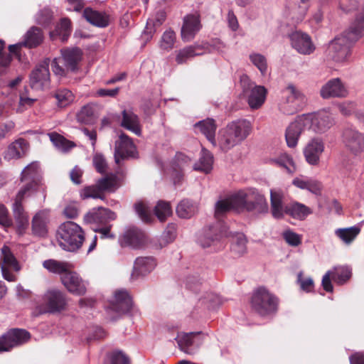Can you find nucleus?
Here are the masks:
<instances>
[{
    "label": "nucleus",
    "mask_w": 364,
    "mask_h": 364,
    "mask_svg": "<svg viewBox=\"0 0 364 364\" xmlns=\"http://www.w3.org/2000/svg\"><path fill=\"white\" fill-rule=\"evenodd\" d=\"M363 30L364 13H360L348 29L331 42L328 49L334 61L343 63L348 60L352 44L363 36Z\"/></svg>",
    "instance_id": "1"
},
{
    "label": "nucleus",
    "mask_w": 364,
    "mask_h": 364,
    "mask_svg": "<svg viewBox=\"0 0 364 364\" xmlns=\"http://www.w3.org/2000/svg\"><path fill=\"white\" fill-rule=\"evenodd\" d=\"M252 129V124L247 119L232 121L218 131L217 146L226 152L245 141Z\"/></svg>",
    "instance_id": "2"
},
{
    "label": "nucleus",
    "mask_w": 364,
    "mask_h": 364,
    "mask_svg": "<svg viewBox=\"0 0 364 364\" xmlns=\"http://www.w3.org/2000/svg\"><path fill=\"white\" fill-rule=\"evenodd\" d=\"M228 198L234 210L266 213L269 210L264 196L255 188L240 190Z\"/></svg>",
    "instance_id": "3"
},
{
    "label": "nucleus",
    "mask_w": 364,
    "mask_h": 364,
    "mask_svg": "<svg viewBox=\"0 0 364 364\" xmlns=\"http://www.w3.org/2000/svg\"><path fill=\"white\" fill-rule=\"evenodd\" d=\"M56 237L59 246L69 252L78 250L85 240L81 227L72 221L61 224L58 229Z\"/></svg>",
    "instance_id": "4"
},
{
    "label": "nucleus",
    "mask_w": 364,
    "mask_h": 364,
    "mask_svg": "<svg viewBox=\"0 0 364 364\" xmlns=\"http://www.w3.org/2000/svg\"><path fill=\"white\" fill-rule=\"evenodd\" d=\"M279 110L284 114L291 115L300 111L306 103V97L293 83H288L281 91Z\"/></svg>",
    "instance_id": "5"
},
{
    "label": "nucleus",
    "mask_w": 364,
    "mask_h": 364,
    "mask_svg": "<svg viewBox=\"0 0 364 364\" xmlns=\"http://www.w3.org/2000/svg\"><path fill=\"white\" fill-rule=\"evenodd\" d=\"M63 65H60V59L55 58L51 63L53 72L59 76H64L67 71L75 72L78 69V63L81 61L82 51L79 48H66L60 50Z\"/></svg>",
    "instance_id": "6"
},
{
    "label": "nucleus",
    "mask_w": 364,
    "mask_h": 364,
    "mask_svg": "<svg viewBox=\"0 0 364 364\" xmlns=\"http://www.w3.org/2000/svg\"><path fill=\"white\" fill-rule=\"evenodd\" d=\"M21 180L26 182L23 186H29V194L32 191L40 190L43 193V198L45 200L46 197V186L43 182L42 172L40 164L37 161L31 162L21 172Z\"/></svg>",
    "instance_id": "7"
},
{
    "label": "nucleus",
    "mask_w": 364,
    "mask_h": 364,
    "mask_svg": "<svg viewBox=\"0 0 364 364\" xmlns=\"http://www.w3.org/2000/svg\"><path fill=\"white\" fill-rule=\"evenodd\" d=\"M252 306L262 316L274 313L277 309V299L264 288L257 289L252 297Z\"/></svg>",
    "instance_id": "8"
},
{
    "label": "nucleus",
    "mask_w": 364,
    "mask_h": 364,
    "mask_svg": "<svg viewBox=\"0 0 364 364\" xmlns=\"http://www.w3.org/2000/svg\"><path fill=\"white\" fill-rule=\"evenodd\" d=\"M240 84L243 92L247 93V102L252 109H258L264 102L267 95V90L264 86L256 85L247 75H242L240 77Z\"/></svg>",
    "instance_id": "9"
},
{
    "label": "nucleus",
    "mask_w": 364,
    "mask_h": 364,
    "mask_svg": "<svg viewBox=\"0 0 364 364\" xmlns=\"http://www.w3.org/2000/svg\"><path fill=\"white\" fill-rule=\"evenodd\" d=\"M230 235L226 225L218 223L205 227L199 231L197 235V242L202 247L206 248L215 245L222 237Z\"/></svg>",
    "instance_id": "10"
},
{
    "label": "nucleus",
    "mask_w": 364,
    "mask_h": 364,
    "mask_svg": "<svg viewBox=\"0 0 364 364\" xmlns=\"http://www.w3.org/2000/svg\"><path fill=\"white\" fill-rule=\"evenodd\" d=\"M307 128L316 134H323L334 124L332 114L326 110L304 114Z\"/></svg>",
    "instance_id": "11"
},
{
    "label": "nucleus",
    "mask_w": 364,
    "mask_h": 364,
    "mask_svg": "<svg viewBox=\"0 0 364 364\" xmlns=\"http://www.w3.org/2000/svg\"><path fill=\"white\" fill-rule=\"evenodd\" d=\"M30 185L23 186L17 193L12 205V213L20 232L25 230L28 225V215L23 206V201L26 197L30 196Z\"/></svg>",
    "instance_id": "12"
},
{
    "label": "nucleus",
    "mask_w": 364,
    "mask_h": 364,
    "mask_svg": "<svg viewBox=\"0 0 364 364\" xmlns=\"http://www.w3.org/2000/svg\"><path fill=\"white\" fill-rule=\"evenodd\" d=\"M49 59L36 65L30 75V85L36 90H43L50 87Z\"/></svg>",
    "instance_id": "13"
},
{
    "label": "nucleus",
    "mask_w": 364,
    "mask_h": 364,
    "mask_svg": "<svg viewBox=\"0 0 364 364\" xmlns=\"http://www.w3.org/2000/svg\"><path fill=\"white\" fill-rule=\"evenodd\" d=\"M30 338L28 331L23 329H13L0 337V352L9 351L14 347L20 346Z\"/></svg>",
    "instance_id": "14"
},
{
    "label": "nucleus",
    "mask_w": 364,
    "mask_h": 364,
    "mask_svg": "<svg viewBox=\"0 0 364 364\" xmlns=\"http://www.w3.org/2000/svg\"><path fill=\"white\" fill-rule=\"evenodd\" d=\"M343 143L348 151L359 155L364 151V135L352 128L346 129L343 132Z\"/></svg>",
    "instance_id": "15"
},
{
    "label": "nucleus",
    "mask_w": 364,
    "mask_h": 364,
    "mask_svg": "<svg viewBox=\"0 0 364 364\" xmlns=\"http://www.w3.org/2000/svg\"><path fill=\"white\" fill-rule=\"evenodd\" d=\"M136 147L132 140L126 134L121 133L119 139L115 141L114 161L119 164L121 160L134 157Z\"/></svg>",
    "instance_id": "16"
},
{
    "label": "nucleus",
    "mask_w": 364,
    "mask_h": 364,
    "mask_svg": "<svg viewBox=\"0 0 364 364\" xmlns=\"http://www.w3.org/2000/svg\"><path fill=\"white\" fill-rule=\"evenodd\" d=\"M61 282L68 291L73 294L82 296L87 291V282L70 269L61 276Z\"/></svg>",
    "instance_id": "17"
},
{
    "label": "nucleus",
    "mask_w": 364,
    "mask_h": 364,
    "mask_svg": "<svg viewBox=\"0 0 364 364\" xmlns=\"http://www.w3.org/2000/svg\"><path fill=\"white\" fill-rule=\"evenodd\" d=\"M348 94L346 85L338 77L329 80L320 89V95L323 99L343 98Z\"/></svg>",
    "instance_id": "18"
},
{
    "label": "nucleus",
    "mask_w": 364,
    "mask_h": 364,
    "mask_svg": "<svg viewBox=\"0 0 364 364\" xmlns=\"http://www.w3.org/2000/svg\"><path fill=\"white\" fill-rule=\"evenodd\" d=\"M122 247L132 249L141 248L146 242L145 234L139 229L132 227L125 230L119 239Z\"/></svg>",
    "instance_id": "19"
},
{
    "label": "nucleus",
    "mask_w": 364,
    "mask_h": 364,
    "mask_svg": "<svg viewBox=\"0 0 364 364\" xmlns=\"http://www.w3.org/2000/svg\"><path fill=\"white\" fill-rule=\"evenodd\" d=\"M289 204L284 202V193L278 188L270 190V211L274 219L281 220L288 212Z\"/></svg>",
    "instance_id": "20"
},
{
    "label": "nucleus",
    "mask_w": 364,
    "mask_h": 364,
    "mask_svg": "<svg viewBox=\"0 0 364 364\" xmlns=\"http://www.w3.org/2000/svg\"><path fill=\"white\" fill-rule=\"evenodd\" d=\"M46 309H41L39 314L55 313L63 310L66 306L65 295L58 290L48 291L44 295Z\"/></svg>",
    "instance_id": "21"
},
{
    "label": "nucleus",
    "mask_w": 364,
    "mask_h": 364,
    "mask_svg": "<svg viewBox=\"0 0 364 364\" xmlns=\"http://www.w3.org/2000/svg\"><path fill=\"white\" fill-rule=\"evenodd\" d=\"M0 259L2 261L1 268L3 277L9 282L14 281L16 279V277L13 274L10 273L9 269H13L17 272L19 271L21 268L18 262L8 247L4 246L2 247Z\"/></svg>",
    "instance_id": "22"
},
{
    "label": "nucleus",
    "mask_w": 364,
    "mask_h": 364,
    "mask_svg": "<svg viewBox=\"0 0 364 364\" xmlns=\"http://www.w3.org/2000/svg\"><path fill=\"white\" fill-rule=\"evenodd\" d=\"M304 118V114L297 117L296 119L287 127L285 138L289 147H295L297 145L299 138L302 132L306 129H308Z\"/></svg>",
    "instance_id": "23"
},
{
    "label": "nucleus",
    "mask_w": 364,
    "mask_h": 364,
    "mask_svg": "<svg viewBox=\"0 0 364 364\" xmlns=\"http://www.w3.org/2000/svg\"><path fill=\"white\" fill-rule=\"evenodd\" d=\"M289 38L292 47L301 54L309 55L315 50L310 36L305 33L296 31L290 34Z\"/></svg>",
    "instance_id": "24"
},
{
    "label": "nucleus",
    "mask_w": 364,
    "mask_h": 364,
    "mask_svg": "<svg viewBox=\"0 0 364 364\" xmlns=\"http://www.w3.org/2000/svg\"><path fill=\"white\" fill-rule=\"evenodd\" d=\"M156 265V260L154 257H138L134 262L131 277L132 279L146 277L154 270Z\"/></svg>",
    "instance_id": "25"
},
{
    "label": "nucleus",
    "mask_w": 364,
    "mask_h": 364,
    "mask_svg": "<svg viewBox=\"0 0 364 364\" xmlns=\"http://www.w3.org/2000/svg\"><path fill=\"white\" fill-rule=\"evenodd\" d=\"M201 28L199 16L189 14L184 17L181 28V38L184 42L191 41Z\"/></svg>",
    "instance_id": "26"
},
{
    "label": "nucleus",
    "mask_w": 364,
    "mask_h": 364,
    "mask_svg": "<svg viewBox=\"0 0 364 364\" xmlns=\"http://www.w3.org/2000/svg\"><path fill=\"white\" fill-rule=\"evenodd\" d=\"M117 215L114 212L105 208H93L84 216L86 223H100L106 225L108 222L114 220Z\"/></svg>",
    "instance_id": "27"
},
{
    "label": "nucleus",
    "mask_w": 364,
    "mask_h": 364,
    "mask_svg": "<svg viewBox=\"0 0 364 364\" xmlns=\"http://www.w3.org/2000/svg\"><path fill=\"white\" fill-rule=\"evenodd\" d=\"M323 150L324 144L321 139L317 137L311 139L304 149L306 161L311 165H316Z\"/></svg>",
    "instance_id": "28"
},
{
    "label": "nucleus",
    "mask_w": 364,
    "mask_h": 364,
    "mask_svg": "<svg viewBox=\"0 0 364 364\" xmlns=\"http://www.w3.org/2000/svg\"><path fill=\"white\" fill-rule=\"evenodd\" d=\"M111 306L116 312L124 314L131 309L132 299L127 290H117L114 292Z\"/></svg>",
    "instance_id": "29"
},
{
    "label": "nucleus",
    "mask_w": 364,
    "mask_h": 364,
    "mask_svg": "<svg viewBox=\"0 0 364 364\" xmlns=\"http://www.w3.org/2000/svg\"><path fill=\"white\" fill-rule=\"evenodd\" d=\"M194 128L196 132H199L203 134L213 146H217L215 139L217 125L213 119L207 118L200 120L194 124Z\"/></svg>",
    "instance_id": "30"
},
{
    "label": "nucleus",
    "mask_w": 364,
    "mask_h": 364,
    "mask_svg": "<svg viewBox=\"0 0 364 364\" xmlns=\"http://www.w3.org/2000/svg\"><path fill=\"white\" fill-rule=\"evenodd\" d=\"M292 184L301 190H306L310 193L319 196L321 193L322 185L318 181L303 175L294 178Z\"/></svg>",
    "instance_id": "31"
},
{
    "label": "nucleus",
    "mask_w": 364,
    "mask_h": 364,
    "mask_svg": "<svg viewBox=\"0 0 364 364\" xmlns=\"http://www.w3.org/2000/svg\"><path fill=\"white\" fill-rule=\"evenodd\" d=\"M28 150V142L23 139H18L9 145L4 157L7 161L18 159L24 156Z\"/></svg>",
    "instance_id": "32"
},
{
    "label": "nucleus",
    "mask_w": 364,
    "mask_h": 364,
    "mask_svg": "<svg viewBox=\"0 0 364 364\" xmlns=\"http://www.w3.org/2000/svg\"><path fill=\"white\" fill-rule=\"evenodd\" d=\"M122 114L121 126L136 135L140 136L141 129L139 117L130 109H124Z\"/></svg>",
    "instance_id": "33"
},
{
    "label": "nucleus",
    "mask_w": 364,
    "mask_h": 364,
    "mask_svg": "<svg viewBox=\"0 0 364 364\" xmlns=\"http://www.w3.org/2000/svg\"><path fill=\"white\" fill-rule=\"evenodd\" d=\"M200 332L179 333L175 338L179 348L187 354H193L194 350L191 348L196 344V339Z\"/></svg>",
    "instance_id": "34"
},
{
    "label": "nucleus",
    "mask_w": 364,
    "mask_h": 364,
    "mask_svg": "<svg viewBox=\"0 0 364 364\" xmlns=\"http://www.w3.org/2000/svg\"><path fill=\"white\" fill-rule=\"evenodd\" d=\"M165 19L166 13L161 10L157 11L154 17L149 18L142 33L143 38L147 41L150 40L156 32V28L160 26Z\"/></svg>",
    "instance_id": "35"
},
{
    "label": "nucleus",
    "mask_w": 364,
    "mask_h": 364,
    "mask_svg": "<svg viewBox=\"0 0 364 364\" xmlns=\"http://www.w3.org/2000/svg\"><path fill=\"white\" fill-rule=\"evenodd\" d=\"M191 158L182 153L176 154L174 163L171 168L172 176L173 177L174 183L180 181L183 177V172L185 168L191 164Z\"/></svg>",
    "instance_id": "36"
},
{
    "label": "nucleus",
    "mask_w": 364,
    "mask_h": 364,
    "mask_svg": "<svg viewBox=\"0 0 364 364\" xmlns=\"http://www.w3.org/2000/svg\"><path fill=\"white\" fill-rule=\"evenodd\" d=\"M83 17L92 25L100 28H105L109 25V18L105 14L91 8H86L84 10Z\"/></svg>",
    "instance_id": "37"
},
{
    "label": "nucleus",
    "mask_w": 364,
    "mask_h": 364,
    "mask_svg": "<svg viewBox=\"0 0 364 364\" xmlns=\"http://www.w3.org/2000/svg\"><path fill=\"white\" fill-rule=\"evenodd\" d=\"M97 117V107L91 104H87L83 106L76 114L77 122L86 124H92L95 123Z\"/></svg>",
    "instance_id": "38"
},
{
    "label": "nucleus",
    "mask_w": 364,
    "mask_h": 364,
    "mask_svg": "<svg viewBox=\"0 0 364 364\" xmlns=\"http://www.w3.org/2000/svg\"><path fill=\"white\" fill-rule=\"evenodd\" d=\"M213 155L210 151L205 148H202L199 159L193 165L195 171H199L205 173H208L213 168Z\"/></svg>",
    "instance_id": "39"
},
{
    "label": "nucleus",
    "mask_w": 364,
    "mask_h": 364,
    "mask_svg": "<svg viewBox=\"0 0 364 364\" xmlns=\"http://www.w3.org/2000/svg\"><path fill=\"white\" fill-rule=\"evenodd\" d=\"M48 215L46 211L38 212L32 220V230L35 235L43 237L47 233Z\"/></svg>",
    "instance_id": "40"
},
{
    "label": "nucleus",
    "mask_w": 364,
    "mask_h": 364,
    "mask_svg": "<svg viewBox=\"0 0 364 364\" xmlns=\"http://www.w3.org/2000/svg\"><path fill=\"white\" fill-rule=\"evenodd\" d=\"M312 213L310 208L299 202H292L289 204L287 214L294 219L304 220Z\"/></svg>",
    "instance_id": "41"
},
{
    "label": "nucleus",
    "mask_w": 364,
    "mask_h": 364,
    "mask_svg": "<svg viewBox=\"0 0 364 364\" xmlns=\"http://www.w3.org/2000/svg\"><path fill=\"white\" fill-rule=\"evenodd\" d=\"M71 33L70 21L67 18H63L57 24L54 31L50 32V37L54 40L58 36L62 41H65Z\"/></svg>",
    "instance_id": "42"
},
{
    "label": "nucleus",
    "mask_w": 364,
    "mask_h": 364,
    "mask_svg": "<svg viewBox=\"0 0 364 364\" xmlns=\"http://www.w3.org/2000/svg\"><path fill=\"white\" fill-rule=\"evenodd\" d=\"M43 39L42 30L36 26H32L24 36L23 46L35 48L42 43Z\"/></svg>",
    "instance_id": "43"
},
{
    "label": "nucleus",
    "mask_w": 364,
    "mask_h": 364,
    "mask_svg": "<svg viewBox=\"0 0 364 364\" xmlns=\"http://www.w3.org/2000/svg\"><path fill=\"white\" fill-rule=\"evenodd\" d=\"M198 205L189 200H181L176 207V213L181 218H190L198 211Z\"/></svg>",
    "instance_id": "44"
},
{
    "label": "nucleus",
    "mask_w": 364,
    "mask_h": 364,
    "mask_svg": "<svg viewBox=\"0 0 364 364\" xmlns=\"http://www.w3.org/2000/svg\"><path fill=\"white\" fill-rule=\"evenodd\" d=\"M43 266L48 272L54 274H64L71 269L72 265L68 262L57 261L55 259H47L43 263Z\"/></svg>",
    "instance_id": "45"
},
{
    "label": "nucleus",
    "mask_w": 364,
    "mask_h": 364,
    "mask_svg": "<svg viewBox=\"0 0 364 364\" xmlns=\"http://www.w3.org/2000/svg\"><path fill=\"white\" fill-rule=\"evenodd\" d=\"M48 136L54 146L62 152H67L75 146L74 142L55 132L50 133Z\"/></svg>",
    "instance_id": "46"
},
{
    "label": "nucleus",
    "mask_w": 364,
    "mask_h": 364,
    "mask_svg": "<svg viewBox=\"0 0 364 364\" xmlns=\"http://www.w3.org/2000/svg\"><path fill=\"white\" fill-rule=\"evenodd\" d=\"M247 240L245 236L242 233H236L233 235V240L231 245V251L236 256L240 257L243 255L247 250Z\"/></svg>",
    "instance_id": "47"
},
{
    "label": "nucleus",
    "mask_w": 364,
    "mask_h": 364,
    "mask_svg": "<svg viewBox=\"0 0 364 364\" xmlns=\"http://www.w3.org/2000/svg\"><path fill=\"white\" fill-rule=\"evenodd\" d=\"M34 18L37 24L48 27L53 22V12L50 8L45 7L39 10Z\"/></svg>",
    "instance_id": "48"
},
{
    "label": "nucleus",
    "mask_w": 364,
    "mask_h": 364,
    "mask_svg": "<svg viewBox=\"0 0 364 364\" xmlns=\"http://www.w3.org/2000/svg\"><path fill=\"white\" fill-rule=\"evenodd\" d=\"M360 230L357 226H353L348 228L338 229L336 230V235L345 243H350L359 234Z\"/></svg>",
    "instance_id": "49"
},
{
    "label": "nucleus",
    "mask_w": 364,
    "mask_h": 364,
    "mask_svg": "<svg viewBox=\"0 0 364 364\" xmlns=\"http://www.w3.org/2000/svg\"><path fill=\"white\" fill-rule=\"evenodd\" d=\"M273 162L285 168L287 172L290 174H293L296 171V166L292 157L286 153L281 154L278 158L274 159Z\"/></svg>",
    "instance_id": "50"
},
{
    "label": "nucleus",
    "mask_w": 364,
    "mask_h": 364,
    "mask_svg": "<svg viewBox=\"0 0 364 364\" xmlns=\"http://www.w3.org/2000/svg\"><path fill=\"white\" fill-rule=\"evenodd\" d=\"M176 237V225L173 223L168 224L163 232L159 240L160 248L172 242Z\"/></svg>",
    "instance_id": "51"
},
{
    "label": "nucleus",
    "mask_w": 364,
    "mask_h": 364,
    "mask_svg": "<svg viewBox=\"0 0 364 364\" xmlns=\"http://www.w3.org/2000/svg\"><path fill=\"white\" fill-rule=\"evenodd\" d=\"M196 46H189L176 51V61L178 64L185 63L189 59L199 55L196 52Z\"/></svg>",
    "instance_id": "52"
},
{
    "label": "nucleus",
    "mask_w": 364,
    "mask_h": 364,
    "mask_svg": "<svg viewBox=\"0 0 364 364\" xmlns=\"http://www.w3.org/2000/svg\"><path fill=\"white\" fill-rule=\"evenodd\" d=\"M176 40L175 32L171 29H168L163 33L159 46L162 50H171L174 47V43Z\"/></svg>",
    "instance_id": "53"
},
{
    "label": "nucleus",
    "mask_w": 364,
    "mask_h": 364,
    "mask_svg": "<svg viewBox=\"0 0 364 364\" xmlns=\"http://www.w3.org/2000/svg\"><path fill=\"white\" fill-rule=\"evenodd\" d=\"M58 106L65 107L74 100V96L71 91L67 89L58 90L55 93Z\"/></svg>",
    "instance_id": "54"
},
{
    "label": "nucleus",
    "mask_w": 364,
    "mask_h": 364,
    "mask_svg": "<svg viewBox=\"0 0 364 364\" xmlns=\"http://www.w3.org/2000/svg\"><path fill=\"white\" fill-rule=\"evenodd\" d=\"M251 63L259 70L262 75H266L267 72V62L264 55L252 53L249 56Z\"/></svg>",
    "instance_id": "55"
},
{
    "label": "nucleus",
    "mask_w": 364,
    "mask_h": 364,
    "mask_svg": "<svg viewBox=\"0 0 364 364\" xmlns=\"http://www.w3.org/2000/svg\"><path fill=\"white\" fill-rule=\"evenodd\" d=\"M80 197L82 199L100 198L104 200L105 198L104 194L97 183L95 186H90L83 188L80 192Z\"/></svg>",
    "instance_id": "56"
},
{
    "label": "nucleus",
    "mask_w": 364,
    "mask_h": 364,
    "mask_svg": "<svg viewBox=\"0 0 364 364\" xmlns=\"http://www.w3.org/2000/svg\"><path fill=\"white\" fill-rule=\"evenodd\" d=\"M155 215L158 219L163 222L172 214V210L168 202L159 201L155 206Z\"/></svg>",
    "instance_id": "57"
},
{
    "label": "nucleus",
    "mask_w": 364,
    "mask_h": 364,
    "mask_svg": "<svg viewBox=\"0 0 364 364\" xmlns=\"http://www.w3.org/2000/svg\"><path fill=\"white\" fill-rule=\"evenodd\" d=\"M97 184L102 192H114L118 188L117 181L114 177H103L97 181Z\"/></svg>",
    "instance_id": "58"
},
{
    "label": "nucleus",
    "mask_w": 364,
    "mask_h": 364,
    "mask_svg": "<svg viewBox=\"0 0 364 364\" xmlns=\"http://www.w3.org/2000/svg\"><path fill=\"white\" fill-rule=\"evenodd\" d=\"M231 210H233V208L228 197L218 200L215 205V215L217 218L222 216Z\"/></svg>",
    "instance_id": "59"
},
{
    "label": "nucleus",
    "mask_w": 364,
    "mask_h": 364,
    "mask_svg": "<svg viewBox=\"0 0 364 364\" xmlns=\"http://www.w3.org/2000/svg\"><path fill=\"white\" fill-rule=\"evenodd\" d=\"M282 236L285 242L290 246L297 247L301 243V235L291 230L284 231Z\"/></svg>",
    "instance_id": "60"
},
{
    "label": "nucleus",
    "mask_w": 364,
    "mask_h": 364,
    "mask_svg": "<svg viewBox=\"0 0 364 364\" xmlns=\"http://www.w3.org/2000/svg\"><path fill=\"white\" fill-rule=\"evenodd\" d=\"M134 209L138 215L144 222L149 223L151 220L152 215L151 210L148 207L143 203L139 202L134 205Z\"/></svg>",
    "instance_id": "61"
},
{
    "label": "nucleus",
    "mask_w": 364,
    "mask_h": 364,
    "mask_svg": "<svg viewBox=\"0 0 364 364\" xmlns=\"http://www.w3.org/2000/svg\"><path fill=\"white\" fill-rule=\"evenodd\" d=\"M351 276V272L348 267H340L333 274V279L338 284H344Z\"/></svg>",
    "instance_id": "62"
},
{
    "label": "nucleus",
    "mask_w": 364,
    "mask_h": 364,
    "mask_svg": "<svg viewBox=\"0 0 364 364\" xmlns=\"http://www.w3.org/2000/svg\"><path fill=\"white\" fill-rule=\"evenodd\" d=\"M109 362L106 364H129L128 357L119 350H114L109 355Z\"/></svg>",
    "instance_id": "63"
},
{
    "label": "nucleus",
    "mask_w": 364,
    "mask_h": 364,
    "mask_svg": "<svg viewBox=\"0 0 364 364\" xmlns=\"http://www.w3.org/2000/svg\"><path fill=\"white\" fill-rule=\"evenodd\" d=\"M93 165L97 172L104 173L107 171V164L101 154H95L92 159Z\"/></svg>",
    "instance_id": "64"
}]
</instances>
